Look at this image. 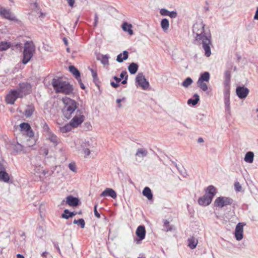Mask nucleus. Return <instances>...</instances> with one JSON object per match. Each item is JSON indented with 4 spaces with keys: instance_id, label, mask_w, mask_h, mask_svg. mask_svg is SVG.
<instances>
[{
    "instance_id": "nucleus-7",
    "label": "nucleus",
    "mask_w": 258,
    "mask_h": 258,
    "mask_svg": "<svg viewBox=\"0 0 258 258\" xmlns=\"http://www.w3.org/2000/svg\"><path fill=\"white\" fill-rule=\"evenodd\" d=\"M19 98H22L21 95L18 93L16 89L11 90L6 95L5 100L7 103L14 104L16 100Z\"/></svg>"
},
{
    "instance_id": "nucleus-49",
    "label": "nucleus",
    "mask_w": 258,
    "mask_h": 258,
    "mask_svg": "<svg viewBox=\"0 0 258 258\" xmlns=\"http://www.w3.org/2000/svg\"><path fill=\"white\" fill-rule=\"evenodd\" d=\"M90 70L92 73V75L94 81L95 82L96 81H98V79L97 77V72L92 69H90Z\"/></svg>"
},
{
    "instance_id": "nucleus-57",
    "label": "nucleus",
    "mask_w": 258,
    "mask_h": 258,
    "mask_svg": "<svg viewBox=\"0 0 258 258\" xmlns=\"http://www.w3.org/2000/svg\"><path fill=\"white\" fill-rule=\"evenodd\" d=\"M124 99H125V98H124V97H123V98H122V99H117L116 100V102H117V103L118 104V107L119 108H120V107H121V104H120V102H121L122 101L124 100Z\"/></svg>"
},
{
    "instance_id": "nucleus-17",
    "label": "nucleus",
    "mask_w": 258,
    "mask_h": 258,
    "mask_svg": "<svg viewBox=\"0 0 258 258\" xmlns=\"http://www.w3.org/2000/svg\"><path fill=\"white\" fill-rule=\"evenodd\" d=\"M11 146L14 153L18 154L21 152H26V147H25L24 145L19 143L18 142L13 143L12 144Z\"/></svg>"
},
{
    "instance_id": "nucleus-28",
    "label": "nucleus",
    "mask_w": 258,
    "mask_h": 258,
    "mask_svg": "<svg viewBox=\"0 0 258 258\" xmlns=\"http://www.w3.org/2000/svg\"><path fill=\"white\" fill-rule=\"evenodd\" d=\"M210 78V75L209 72H205L201 74L198 81L205 82H209Z\"/></svg>"
},
{
    "instance_id": "nucleus-18",
    "label": "nucleus",
    "mask_w": 258,
    "mask_h": 258,
    "mask_svg": "<svg viewBox=\"0 0 258 258\" xmlns=\"http://www.w3.org/2000/svg\"><path fill=\"white\" fill-rule=\"evenodd\" d=\"M9 179L10 177L8 173L6 172L3 165L0 163V181L8 182Z\"/></svg>"
},
{
    "instance_id": "nucleus-25",
    "label": "nucleus",
    "mask_w": 258,
    "mask_h": 258,
    "mask_svg": "<svg viewBox=\"0 0 258 258\" xmlns=\"http://www.w3.org/2000/svg\"><path fill=\"white\" fill-rule=\"evenodd\" d=\"M122 30L125 32H133V25L127 22H123L121 25Z\"/></svg>"
},
{
    "instance_id": "nucleus-35",
    "label": "nucleus",
    "mask_w": 258,
    "mask_h": 258,
    "mask_svg": "<svg viewBox=\"0 0 258 258\" xmlns=\"http://www.w3.org/2000/svg\"><path fill=\"white\" fill-rule=\"evenodd\" d=\"M188 246L192 249L195 248L198 244V240L194 237L188 239Z\"/></svg>"
},
{
    "instance_id": "nucleus-52",
    "label": "nucleus",
    "mask_w": 258,
    "mask_h": 258,
    "mask_svg": "<svg viewBox=\"0 0 258 258\" xmlns=\"http://www.w3.org/2000/svg\"><path fill=\"white\" fill-rule=\"evenodd\" d=\"M169 12L166 9H162L160 11V13L162 16H168L169 15Z\"/></svg>"
},
{
    "instance_id": "nucleus-38",
    "label": "nucleus",
    "mask_w": 258,
    "mask_h": 258,
    "mask_svg": "<svg viewBox=\"0 0 258 258\" xmlns=\"http://www.w3.org/2000/svg\"><path fill=\"white\" fill-rule=\"evenodd\" d=\"M169 21L168 19L164 18L161 20V26L163 31H165L167 30L169 28Z\"/></svg>"
},
{
    "instance_id": "nucleus-23",
    "label": "nucleus",
    "mask_w": 258,
    "mask_h": 258,
    "mask_svg": "<svg viewBox=\"0 0 258 258\" xmlns=\"http://www.w3.org/2000/svg\"><path fill=\"white\" fill-rule=\"evenodd\" d=\"M46 140L51 142L54 146H56L58 142V139L56 136L54 135L52 132L48 134L45 135Z\"/></svg>"
},
{
    "instance_id": "nucleus-45",
    "label": "nucleus",
    "mask_w": 258,
    "mask_h": 258,
    "mask_svg": "<svg viewBox=\"0 0 258 258\" xmlns=\"http://www.w3.org/2000/svg\"><path fill=\"white\" fill-rule=\"evenodd\" d=\"M164 230L166 232L171 231L172 230V226L169 225V222L167 220L164 221Z\"/></svg>"
},
{
    "instance_id": "nucleus-30",
    "label": "nucleus",
    "mask_w": 258,
    "mask_h": 258,
    "mask_svg": "<svg viewBox=\"0 0 258 258\" xmlns=\"http://www.w3.org/2000/svg\"><path fill=\"white\" fill-rule=\"evenodd\" d=\"M139 66L138 64L132 62L131 63L129 66L128 67V70L129 72L131 74H135L137 73L138 70Z\"/></svg>"
},
{
    "instance_id": "nucleus-37",
    "label": "nucleus",
    "mask_w": 258,
    "mask_h": 258,
    "mask_svg": "<svg viewBox=\"0 0 258 258\" xmlns=\"http://www.w3.org/2000/svg\"><path fill=\"white\" fill-rule=\"evenodd\" d=\"M195 99H189L187 101V104H191L193 106L196 105L200 100V97L197 94H195L194 95Z\"/></svg>"
},
{
    "instance_id": "nucleus-44",
    "label": "nucleus",
    "mask_w": 258,
    "mask_h": 258,
    "mask_svg": "<svg viewBox=\"0 0 258 258\" xmlns=\"http://www.w3.org/2000/svg\"><path fill=\"white\" fill-rule=\"evenodd\" d=\"M35 144V140L33 137L29 138V139L27 140L25 147H33Z\"/></svg>"
},
{
    "instance_id": "nucleus-39",
    "label": "nucleus",
    "mask_w": 258,
    "mask_h": 258,
    "mask_svg": "<svg viewBox=\"0 0 258 258\" xmlns=\"http://www.w3.org/2000/svg\"><path fill=\"white\" fill-rule=\"evenodd\" d=\"M11 47V44L7 42H2L0 43V51L6 50Z\"/></svg>"
},
{
    "instance_id": "nucleus-48",
    "label": "nucleus",
    "mask_w": 258,
    "mask_h": 258,
    "mask_svg": "<svg viewBox=\"0 0 258 258\" xmlns=\"http://www.w3.org/2000/svg\"><path fill=\"white\" fill-rule=\"evenodd\" d=\"M230 88L224 87V99L230 98Z\"/></svg>"
},
{
    "instance_id": "nucleus-54",
    "label": "nucleus",
    "mask_w": 258,
    "mask_h": 258,
    "mask_svg": "<svg viewBox=\"0 0 258 258\" xmlns=\"http://www.w3.org/2000/svg\"><path fill=\"white\" fill-rule=\"evenodd\" d=\"M98 14L97 13H95V16H94V26L95 27L97 26V24H98Z\"/></svg>"
},
{
    "instance_id": "nucleus-46",
    "label": "nucleus",
    "mask_w": 258,
    "mask_h": 258,
    "mask_svg": "<svg viewBox=\"0 0 258 258\" xmlns=\"http://www.w3.org/2000/svg\"><path fill=\"white\" fill-rule=\"evenodd\" d=\"M224 103L226 111L230 114V98L224 99Z\"/></svg>"
},
{
    "instance_id": "nucleus-62",
    "label": "nucleus",
    "mask_w": 258,
    "mask_h": 258,
    "mask_svg": "<svg viewBox=\"0 0 258 258\" xmlns=\"http://www.w3.org/2000/svg\"><path fill=\"white\" fill-rule=\"evenodd\" d=\"M128 79V75H126L124 77V80L122 81L121 83L122 84H126L127 83V80Z\"/></svg>"
},
{
    "instance_id": "nucleus-50",
    "label": "nucleus",
    "mask_w": 258,
    "mask_h": 258,
    "mask_svg": "<svg viewBox=\"0 0 258 258\" xmlns=\"http://www.w3.org/2000/svg\"><path fill=\"white\" fill-rule=\"evenodd\" d=\"M234 188L236 191H240L242 189V186L238 181L234 183Z\"/></svg>"
},
{
    "instance_id": "nucleus-11",
    "label": "nucleus",
    "mask_w": 258,
    "mask_h": 258,
    "mask_svg": "<svg viewBox=\"0 0 258 258\" xmlns=\"http://www.w3.org/2000/svg\"><path fill=\"white\" fill-rule=\"evenodd\" d=\"M20 127L23 134H26L29 138L33 137V132L28 123L23 122L21 123Z\"/></svg>"
},
{
    "instance_id": "nucleus-22",
    "label": "nucleus",
    "mask_w": 258,
    "mask_h": 258,
    "mask_svg": "<svg viewBox=\"0 0 258 258\" xmlns=\"http://www.w3.org/2000/svg\"><path fill=\"white\" fill-rule=\"evenodd\" d=\"M79 200L78 198L70 196L66 198V203L72 207H76L78 205Z\"/></svg>"
},
{
    "instance_id": "nucleus-51",
    "label": "nucleus",
    "mask_w": 258,
    "mask_h": 258,
    "mask_svg": "<svg viewBox=\"0 0 258 258\" xmlns=\"http://www.w3.org/2000/svg\"><path fill=\"white\" fill-rule=\"evenodd\" d=\"M69 169L74 172H77L76 166L75 163H71L69 164Z\"/></svg>"
},
{
    "instance_id": "nucleus-21",
    "label": "nucleus",
    "mask_w": 258,
    "mask_h": 258,
    "mask_svg": "<svg viewBox=\"0 0 258 258\" xmlns=\"http://www.w3.org/2000/svg\"><path fill=\"white\" fill-rule=\"evenodd\" d=\"M101 197H110L115 199L117 197L115 191L110 188H106L101 194Z\"/></svg>"
},
{
    "instance_id": "nucleus-2",
    "label": "nucleus",
    "mask_w": 258,
    "mask_h": 258,
    "mask_svg": "<svg viewBox=\"0 0 258 258\" xmlns=\"http://www.w3.org/2000/svg\"><path fill=\"white\" fill-rule=\"evenodd\" d=\"M211 36L210 33H197L196 40L202 44L203 48L205 50V55L209 57L211 54L210 45Z\"/></svg>"
},
{
    "instance_id": "nucleus-19",
    "label": "nucleus",
    "mask_w": 258,
    "mask_h": 258,
    "mask_svg": "<svg viewBox=\"0 0 258 258\" xmlns=\"http://www.w3.org/2000/svg\"><path fill=\"white\" fill-rule=\"evenodd\" d=\"M211 197L205 194L198 200V203L201 206H207L210 205L212 201Z\"/></svg>"
},
{
    "instance_id": "nucleus-27",
    "label": "nucleus",
    "mask_w": 258,
    "mask_h": 258,
    "mask_svg": "<svg viewBox=\"0 0 258 258\" xmlns=\"http://www.w3.org/2000/svg\"><path fill=\"white\" fill-rule=\"evenodd\" d=\"M70 72L73 74L75 77L78 80L80 78V73L78 70L73 66L69 67Z\"/></svg>"
},
{
    "instance_id": "nucleus-10",
    "label": "nucleus",
    "mask_w": 258,
    "mask_h": 258,
    "mask_svg": "<svg viewBox=\"0 0 258 258\" xmlns=\"http://www.w3.org/2000/svg\"><path fill=\"white\" fill-rule=\"evenodd\" d=\"M136 234L139 238L135 239L136 243L138 244H140L141 241L145 237L146 230L145 227L142 225L139 226L137 229Z\"/></svg>"
},
{
    "instance_id": "nucleus-29",
    "label": "nucleus",
    "mask_w": 258,
    "mask_h": 258,
    "mask_svg": "<svg viewBox=\"0 0 258 258\" xmlns=\"http://www.w3.org/2000/svg\"><path fill=\"white\" fill-rule=\"evenodd\" d=\"M35 110L34 107L32 105H29L27 107L24 111V115L27 117H30Z\"/></svg>"
},
{
    "instance_id": "nucleus-31",
    "label": "nucleus",
    "mask_w": 258,
    "mask_h": 258,
    "mask_svg": "<svg viewBox=\"0 0 258 258\" xmlns=\"http://www.w3.org/2000/svg\"><path fill=\"white\" fill-rule=\"evenodd\" d=\"M109 56L107 54L103 55L101 54L100 56L97 57L98 60H100L101 63L104 65H108L109 64Z\"/></svg>"
},
{
    "instance_id": "nucleus-15",
    "label": "nucleus",
    "mask_w": 258,
    "mask_h": 258,
    "mask_svg": "<svg viewBox=\"0 0 258 258\" xmlns=\"http://www.w3.org/2000/svg\"><path fill=\"white\" fill-rule=\"evenodd\" d=\"M236 93L239 98L244 99L248 95L249 90L246 87L239 86L236 88Z\"/></svg>"
},
{
    "instance_id": "nucleus-42",
    "label": "nucleus",
    "mask_w": 258,
    "mask_h": 258,
    "mask_svg": "<svg viewBox=\"0 0 258 258\" xmlns=\"http://www.w3.org/2000/svg\"><path fill=\"white\" fill-rule=\"evenodd\" d=\"M74 224H77L80 226L81 228H84L85 225V222L83 219H80L79 220H74L73 221Z\"/></svg>"
},
{
    "instance_id": "nucleus-60",
    "label": "nucleus",
    "mask_w": 258,
    "mask_h": 258,
    "mask_svg": "<svg viewBox=\"0 0 258 258\" xmlns=\"http://www.w3.org/2000/svg\"><path fill=\"white\" fill-rule=\"evenodd\" d=\"M111 85L112 87H113V88H116L119 86L118 83H117L116 82L114 83V82H111Z\"/></svg>"
},
{
    "instance_id": "nucleus-24",
    "label": "nucleus",
    "mask_w": 258,
    "mask_h": 258,
    "mask_svg": "<svg viewBox=\"0 0 258 258\" xmlns=\"http://www.w3.org/2000/svg\"><path fill=\"white\" fill-rule=\"evenodd\" d=\"M224 87L230 88L231 74L229 71H226L224 75Z\"/></svg>"
},
{
    "instance_id": "nucleus-4",
    "label": "nucleus",
    "mask_w": 258,
    "mask_h": 258,
    "mask_svg": "<svg viewBox=\"0 0 258 258\" xmlns=\"http://www.w3.org/2000/svg\"><path fill=\"white\" fill-rule=\"evenodd\" d=\"M35 52V46L32 41H27L24 44L22 62L27 64L32 58Z\"/></svg>"
},
{
    "instance_id": "nucleus-41",
    "label": "nucleus",
    "mask_w": 258,
    "mask_h": 258,
    "mask_svg": "<svg viewBox=\"0 0 258 258\" xmlns=\"http://www.w3.org/2000/svg\"><path fill=\"white\" fill-rule=\"evenodd\" d=\"M197 85L203 91L206 92L208 90L207 85L205 82L198 81Z\"/></svg>"
},
{
    "instance_id": "nucleus-43",
    "label": "nucleus",
    "mask_w": 258,
    "mask_h": 258,
    "mask_svg": "<svg viewBox=\"0 0 258 258\" xmlns=\"http://www.w3.org/2000/svg\"><path fill=\"white\" fill-rule=\"evenodd\" d=\"M192 83V80L190 78L188 77L182 83V85L185 88H187Z\"/></svg>"
},
{
    "instance_id": "nucleus-9",
    "label": "nucleus",
    "mask_w": 258,
    "mask_h": 258,
    "mask_svg": "<svg viewBox=\"0 0 258 258\" xmlns=\"http://www.w3.org/2000/svg\"><path fill=\"white\" fill-rule=\"evenodd\" d=\"M136 82L144 90L147 89L149 86V83L145 79L143 73H139L137 75L136 78Z\"/></svg>"
},
{
    "instance_id": "nucleus-6",
    "label": "nucleus",
    "mask_w": 258,
    "mask_h": 258,
    "mask_svg": "<svg viewBox=\"0 0 258 258\" xmlns=\"http://www.w3.org/2000/svg\"><path fill=\"white\" fill-rule=\"evenodd\" d=\"M85 119V116L80 110H77L76 114L70 121V123L73 127H77L80 125Z\"/></svg>"
},
{
    "instance_id": "nucleus-36",
    "label": "nucleus",
    "mask_w": 258,
    "mask_h": 258,
    "mask_svg": "<svg viewBox=\"0 0 258 258\" xmlns=\"http://www.w3.org/2000/svg\"><path fill=\"white\" fill-rule=\"evenodd\" d=\"M143 195L146 197L148 200H151L153 198V195L152 194L150 188L148 187H146L143 190Z\"/></svg>"
},
{
    "instance_id": "nucleus-1",
    "label": "nucleus",
    "mask_w": 258,
    "mask_h": 258,
    "mask_svg": "<svg viewBox=\"0 0 258 258\" xmlns=\"http://www.w3.org/2000/svg\"><path fill=\"white\" fill-rule=\"evenodd\" d=\"M52 85L56 93H61L66 95H69L73 93L72 86L61 79H53Z\"/></svg>"
},
{
    "instance_id": "nucleus-58",
    "label": "nucleus",
    "mask_w": 258,
    "mask_h": 258,
    "mask_svg": "<svg viewBox=\"0 0 258 258\" xmlns=\"http://www.w3.org/2000/svg\"><path fill=\"white\" fill-rule=\"evenodd\" d=\"M126 75H127L126 71H122L120 75V79L124 78V77H125Z\"/></svg>"
},
{
    "instance_id": "nucleus-13",
    "label": "nucleus",
    "mask_w": 258,
    "mask_h": 258,
    "mask_svg": "<svg viewBox=\"0 0 258 258\" xmlns=\"http://www.w3.org/2000/svg\"><path fill=\"white\" fill-rule=\"evenodd\" d=\"M205 25L203 23L202 19H200L197 20L196 22L194 24L192 27V32H206L205 29Z\"/></svg>"
},
{
    "instance_id": "nucleus-61",
    "label": "nucleus",
    "mask_w": 258,
    "mask_h": 258,
    "mask_svg": "<svg viewBox=\"0 0 258 258\" xmlns=\"http://www.w3.org/2000/svg\"><path fill=\"white\" fill-rule=\"evenodd\" d=\"M54 247L56 248V249H57V250L58 251V252L59 253H61V252H60V248H59V246H58V243H55V242H54Z\"/></svg>"
},
{
    "instance_id": "nucleus-33",
    "label": "nucleus",
    "mask_w": 258,
    "mask_h": 258,
    "mask_svg": "<svg viewBox=\"0 0 258 258\" xmlns=\"http://www.w3.org/2000/svg\"><path fill=\"white\" fill-rule=\"evenodd\" d=\"M76 215V213L75 212H71L68 209H66L64 210L63 213L61 214V217L68 219L69 218L73 217V216Z\"/></svg>"
},
{
    "instance_id": "nucleus-16",
    "label": "nucleus",
    "mask_w": 258,
    "mask_h": 258,
    "mask_svg": "<svg viewBox=\"0 0 258 258\" xmlns=\"http://www.w3.org/2000/svg\"><path fill=\"white\" fill-rule=\"evenodd\" d=\"M0 15L8 20H16L15 16L12 14L10 10L5 8H2L0 9Z\"/></svg>"
},
{
    "instance_id": "nucleus-3",
    "label": "nucleus",
    "mask_w": 258,
    "mask_h": 258,
    "mask_svg": "<svg viewBox=\"0 0 258 258\" xmlns=\"http://www.w3.org/2000/svg\"><path fill=\"white\" fill-rule=\"evenodd\" d=\"M64 104V106L62 109L64 117L67 119H70L72 117V114L77 109V102L68 97H64L62 99Z\"/></svg>"
},
{
    "instance_id": "nucleus-26",
    "label": "nucleus",
    "mask_w": 258,
    "mask_h": 258,
    "mask_svg": "<svg viewBox=\"0 0 258 258\" xmlns=\"http://www.w3.org/2000/svg\"><path fill=\"white\" fill-rule=\"evenodd\" d=\"M128 51L124 50L122 53H120L117 56L116 61L118 62H122L123 60H125L128 58Z\"/></svg>"
},
{
    "instance_id": "nucleus-59",
    "label": "nucleus",
    "mask_w": 258,
    "mask_h": 258,
    "mask_svg": "<svg viewBox=\"0 0 258 258\" xmlns=\"http://www.w3.org/2000/svg\"><path fill=\"white\" fill-rule=\"evenodd\" d=\"M41 152H42L43 154L45 156H47L48 154V150L47 149H43L41 150Z\"/></svg>"
},
{
    "instance_id": "nucleus-40",
    "label": "nucleus",
    "mask_w": 258,
    "mask_h": 258,
    "mask_svg": "<svg viewBox=\"0 0 258 258\" xmlns=\"http://www.w3.org/2000/svg\"><path fill=\"white\" fill-rule=\"evenodd\" d=\"M72 127H73L70 123L69 124H67L62 127H60L59 130L61 133H66L70 131L72 129Z\"/></svg>"
},
{
    "instance_id": "nucleus-20",
    "label": "nucleus",
    "mask_w": 258,
    "mask_h": 258,
    "mask_svg": "<svg viewBox=\"0 0 258 258\" xmlns=\"http://www.w3.org/2000/svg\"><path fill=\"white\" fill-rule=\"evenodd\" d=\"M81 143V148L84 152L85 156H89L90 154L89 148L91 147L92 145L89 141H82Z\"/></svg>"
},
{
    "instance_id": "nucleus-47",
    "label": "nucleus",
    "mask_w": 258,
    "mask_h": 258,
    "mask_svg": "<svg viewBox=\"0 0 258 258\" xmlns=\"http://www.w3.org/2000/svg\"><path fill=\"white\" fill-rule=\"evenodd\" d=\"M43 129L45 135L51 132L48 125L45 122H44L43 124Z\"/></svg>"
},
{
    "instance_id": "nucleus-12",
    "label": "nucleus",
    "mask_w": 258,
    "mask_h": 258,
    "mask_svg": "<svg viewBox=\"0 0 258 258\" xmlns=\"http://www.w3.org/2000/svg\"><path fill=\"white\" fill-rule=\"evenodd\" d=\"M245 224L242 223H239L236 226L235 230V237L237 240H241L243 237V226Z\"/></svg>"
},
{
    "instance_id": "nucleus-55",
    "label": "nucleus",
    "mask_w": 258,
    "mask_h": 258,
    "mask_svg": "<svg viewBox=\"0 0 258 258\" xmlns=\"http://www.w3.org/2000/svg\"><path fill=\"white\" fill-rule=\"evenodd\" d=\"M94 214H95V216H96L98 218H100V215L97 212V205H95L94 206Z\"/></svg>"
},
{
    "instance_id": "nucleus-63",
    "label": "nucleus",
    "mask_w": 258,
    "mask_h": 258,
    "mask_svg": "<svg viewBox=\"0 0 258 258\" xmlns=\"http://www.w3.org/2000/svg\"><path fill=\"white\" fill-rule=\"evenodd\" d=\"M254 20H258V7L256 9L255 15L254 16Z\"/></svg>"
},
{
    "instance_id": "nucleus-53",
    "label": "nucleus",
    "mask_w": 258,
    "mask_h": 258,
    "mask_svg": "<svg viewBox=\"0 0 258 258\" xmlns=\"http://www.w3.org/2000/svg\"><path fill=\"white\" fill-rule=\"evenodd\" d=\"M168 16L171 18H175L177 16V13L176 11L169 12Z\"/></svg>"
},
{
    "instance_id": "nucleus-64",
    "label": "nucleus",
    "mask_w": 258,
    "mask_h": 258,
    "mask_svg": "<svg viewBox=\"0 0 258 258\" xmlns=\"http://www.w3.org/2000/svg\"><path fill=\"white\" fill-rule=\"evenodd\" d=\"M113 79L116 81V82L117 83H119V82H120V81H121V79L117 77L116 76H114L113 77Z\"/></svg>"
},
{
    "instance_id": "nucleus-32",
    "label": "nucleus",
    "mask_w": 258,
    "mask_h": 258,
    "mask_svg": "<svg viewBox=\"0 0 258 258\" xmlns=\"http://www.w3.org/2000/svg\"><path fill=\"white\" fill-rule=\"evenodd\" d=\"M254 154L252 152H248L245 155L244 161L248 163H251L253 161Z\"/></svg>"
},
{
    "instance_id": "nucleus-56",
    "label": "nucleus",
    "mask_w": 258,
    "mask_h": 258,
    "mask_svg": "<svg viewBox=\"0 0 258 258\" xmlns=\"http://www.w3.org/2000/svg\"><path fill=\"white\" fill-rule=\"evenodd\" d=\"M67 1L68 5L70 7H74L75 0H67Z\"/></svg>"
},
{
    "instance_id": "nucleus-14",
    "label": "nucleus",
    "mask_w": 258,
    "mask_h": 258,
    "mask_svg": "<svg viewBox=\"0 0 258 258\" xmlns=\"http://www.w3.org/2000/svg\"><path fill=\"white\" fill-rule=\"evenodd\" d=\"M148 154V152L147 149L145 148H139L135 154L136 160L138 162H140Z\"/></svg>"
},
{
    "instance_id": "nucleus-5",
    "label": "nucleus",
    "mask_w": 258,
    "mask_h": 258,
    "mask_svg": "<svg viewBox=\"0 0 258 258\" xmlns=\"http://www.w3.org/2000/svg\"><path fill=\"white\" fill-rule=\"evenodd\" d=\"M233 200L229 197H219L216 199L214 201V206L218 208H223L227 206L232 204Z\"/></svg>"
},
{
    "instance_id": "nucleus-8",
    "label": "nucleus",
    "mask_w": 258,
    "mask_h": 258,
    "mask_svg": "<svg viewBox=\"0 0 258 258\" xmlns=\"http://www.w3.org/2000/svg\"><path fill=\"white\" fill-rule=\"evenodd\" d=\"M16 90L21 95L22 97H23L30 93L31 86L27 82L21 83L19 84V87Z\"/></svg>"
},
{
    "instance_id": "nucleus-34",
    "label": "nucleus",
    "mask_w": 258,
    "mask_h": 258,
    "mask_svg": "<svg viewBox=\"0 0 258 258\" xmlns=\"http://www.w3.org/2000/svg\"><path fill=\"white\" fill-rule=\"evenodd\" d=\"M215 194L216 188L214 186L210 185L207 187V192L206 193L207 195L209 196V197H211V198L213 199Z\"/></svg>"
}]
</instances>
